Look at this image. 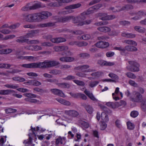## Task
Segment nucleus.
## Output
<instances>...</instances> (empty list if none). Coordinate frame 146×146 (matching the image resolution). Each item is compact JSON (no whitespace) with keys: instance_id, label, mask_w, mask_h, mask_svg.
Returning a JSON list of instances; mask_svg holds the SVG:
<instances>
[{"instance_id":"f257e3e1","label":"nucleus","mask_w":146,"mask_h":146,"mask_svg":"<svg viewBox=\"0 0 146 146\" xmlns=\"http://www.w3.org/2000/svg\"><path fill=\"white\" fill-rule=\"evenodd\" d=\"M52 13L48 11H43L39 13L24 15V20L29 22H39L47 19L51 16Z\"/></svg>"},{"instance_id":"f03ea898","label":"nucleus","mask_w":146,"mask_h":146,"mask_svg":"<svg viewBox=\"0 0 146 146\" xmlns=\"http://www.w3.org/2000/svg\"><path fill=\"white\" fill-rule=\"evenodd\" d=\"M45 129L41 127L37 126L36 128H33L32 126H31V130L32 131V133H30L29 135V139L24 140L23 143L25 144H31L32 143V140H34L36 139V131L41 132L44 131Z\"/></svg>"},{"instance_id":"7ed1b4c3","label":"nucleus","mask_w":146,"mask_h":146,"mask_svg":"<svg viewBox=\"0 0 146 146\" xmlns=\"http://www.w3.org/2000/svg\"><path fill=\"white\" fill-rule=\"evenodd\" d=\"M32 4V5L31 6H26L23 7L22 10L23 11H27L29 10H35L40 8H43L46 7L45 4L37 1L33 2Z\"/></svg>"},{"instance_id":"20e7f679","label":"nucleus","mask_w":146,"mask_h":146,"mask_svg":"<svg viewBox=\"0 0 146 146\" xmlns=\"http://www.w3.org/2000/svg\"><path fill=\"white\" fill-rule=\"evenodd\" d=\"M58 64V62L56 61L46 60L43 62H39V68L50 67Z\"/></svg>"},{"instance_id":"39448f33","label":"nucleus","mask_w":146,"mask_h":146,"mask_svg":"<svg viewBox=\"0 0 146 146\" xmlns=\"http://www.w3.org/2000/svg\"><path fill=\"white\" fill-rule=\"evenodd\" d=\"M129 65L127 66V70L133 72H138L139 70V64L135 61H130L128 62Z\"/></svg>"},{"instance_id":"423d86ee","label":"nucleus","mask_w":146,"mask_h":146,"mask_svg":"<svg viewBox=\"0 0 146 146\" xmlns=\"http://www.w3.org/2000/svg\"><path fill=\"white\" fill-rule=\"evenodd\" d=\"M130 98L131 101L135 103L140 102L143 99L142 95L139 92L136 91L133 92Z\"/></svg>"},{"instance_id":"0eeeda50","label":"nucleus","mask_w":146,"mask_h":146,"mask_svg":"<svg viewBox=\"0 0 146 146\" xmlns=\"http://www.w3.org/2000/svg\"><path fill=\"white\" fill-rule=\"evenodd\" d=\"M81 6V4L80 3L72 4L67 6L65 7L64 9L67 10L64 11V14H68L74 12L72 9H77L79 8Z\"/></svg>"},{"instance_id":"6e6552de","label":"nucleus","mask_w":146,"mask_h":146,"mask_svg":"<svg viewBox=\"0 0 146 146\" xmlns=\"http://www.w3.org/2000/svg\"><path fill=\"white\" fill-rule=\"evenodd\" d=\"M98 15L100 17V19L102 20H108L114 19L115 18L114 15H108L107 14L103 13H99Z\"/></svg>"},{"instance_id":"1a4fd4ad","label":"nucleus","mask_w":146,"mask_h":146,"mask_svg":"<svg viewBox=\"0 0 146 146\" xmlns=\"http://www.w3.org/2000/svg\"><path fill=\"white\" fill-rule=\"evenodd\" d=\"M23 95L27 97V98L25 99V100L26 101L35 103H38L39 102L33 98H35L36 97V95L35 94L27 93L24 94Z\"/></svg>"},{"instance_id":"9d476101","label":"nucleus","mask_w":146,"mask_h":146,"mask_svg":"<svg viewBox=\"0 0 146 146\" xmlns=\"http://www.w3.org/2000/svg\"><path fill=\"white\" fill-rule=\"evenodd\" d=\"M21 66L24 68H39V62L23 64Z\"/></svg>"},{"instance_id":"9b49d317","label":"nucleus","mask_w":146,"mask_h":146,"mask_svg":"<svg viewBox=\"0 0 146 146\" xmlns=\"http://www.w3.org/2000/svg\"><path fill=\"white\" fill-rule=\"evenodd\" d=\"M97 47L101 48H105L109 46V44L108 42L99 41L95 44Z\"/></svg>"},{"instance_id":"f8f14e48","label":"nucleus","mask_w":146,"mask_h":146,"mask_svg":"<svg viewBox=\"0 0 146 146\" xmlns=\"http://www.w3.org/2000/svg\"><path fill=\"white\" fill-rule=\"evenodd\" d=\"M64 113L68 115L74 117H77L79 114L77 111L74 110H66Z\"/></svg>"},{"instance_id":"ddd939ff","label":"nucleus","mask_w":146,"mask_h":146,"mask_svg":"<svg viewBox=\"0 0 146 146\" xmlns=\"http://www.w3.org/2000/svg\"><path fill=\"white\" fill-rule=\"evenodd\" d=\"M98 64L104 66H111L114 64V63L113 62H107L103 60H99L98 61Z\"/></svg>"},{"instance_id":"4468645a","label":"nucleus","mask_w":146,"mask_h":146,"mask_svg":"<svg viewBox=\"0 0 146 146\" xmlns=\"http://www.w3.org/2000/svg\"><path fill=\"white\" fill-rule=\"evenodd\" d=\"M55 25V23L54 22H50L40 24L38 25V26L40 27L44 28L47 27H53Z\"/></svg>"},{"instance_id":"2eb2a0df","label":"nucleus","mask_w":146,"mask_h":146,"mask_svg":"<svg viewBox=\"0 0 146 146\" xmlns=\"http://www.w3.org/2000/svg\"><path fill=\"white\" fill-rule=\"evenodd\" d=\"M82 106L85 108L89 114H92L93 111V109L91 106L83 103L82 104Z\"/></svg>"},{"instance_id":"dca6fc26","label":"nucleus","mask_w":146,"mask_h":146,"mask_svg":"<svg viewBox=\"0 0 146 146\" xmlns=\"http://www.w3.org/2000/svg\"><path fill=\"white\" fill-rule=\"evenodd\" d=\"M52 93L55 95H58L61 97H63L64 94L61 90L56 89H53L51 90Z\"/></svg>"},{"instance_id":"f3484780","label":"nucleus","mask_w":146,"mask_h":146,"mask_svg":"<svg viewBox=\"0 0 146 146\" xmlns=\"http://www.w3.org/2000/svg\"><path fill=\"white\" fill-rule=\"evenodd\" d=\"M102 6V5L100 4H98L94 5L89 9L88 11L90 13V14L93 13L94 11L97 10L98 9Z\"/></svg>"},{"instance_id":"a211bd4d","label":"nucleus","mask_w":146,"mask_h":146,"mask_svg":"<svg viewBox=\"0 0 146 146\" xmlns=\"http://www.w3.org/2000/svg\"><path fill=\"white\" fill-rule=\"evenodd\" d=\"M97 29L101 32L104 33H107L111 31V28L106 26L102 27L97 28Z\"/></svg>"},{"instance_id":"6ab92c4d","label":"nucleus","mask_w":146,"mask_h":146,"mask_svg":"<svg viewBox=\"0 0 146 146\" xmlns=\"http://www.w3.org/2000/svg\"><path fill=\"white\" fill-rule=\"evenodd\" d=\"M25 48L26 49L31 50H32L37 51L41 50L42 49L41 47L39 46H29L25 47Z\"/></svg>"},{"instance_id":"aec40b11","label":"nucleus","mask_w":146,"mask_h":146,"mask_svg":"<svg viewBox=\"0 0 146 146\" xmlns=\"http://www.w3.org/2000/svg\"><path fill=\"white\" fill-rule=\"evenodd\" d=\"M125 51L130 52H136L138 49L135 46L131 45H127L125 46Z\"/></svg>"},{"instance_id":"412c9836","label":"nucleus","mask_w":146,"mask_h":146,"mask_svg":"<svg viewBox=\"0 0 146 146\" xmlns=\"http://www.w3.org/2000/svg\"><path fill=\"white\" fill-rule=\"evenodd\" d=\"M21 59L28 60L29 61H35L38 59V57L33 56H21L20 58Z\"/></svg>"},{"instance_id":"4be33fe9","label":"nucleus","mask_w":146,"mask_h":146,"mask_svg":"<svg viewBox=\"0 0 146 146\" xmlns=\"http://www.w3.org/2000/svg\"><path fill=\"white\" fill-rule=\"evenodd\" d=\"M84 92L93 101H97V100L94 97L90 91L87 90V89H86L84 91Z\"/></svg>"},{"instance_id":"5701e85b","label":"nucleus","mask_w":146,"mask_h":146,"mask_svg":"<svg viewBox=\"0 0 146 146\" xmlns=\"http://www.w3.org/2000/svg\"><path fill=\"white\" fill-rule=\"evenodd\" d=\"M98 106L106 113H106L108 114H111V113L112 111L106 106L101 104H98Z\"/></svg>"},{"instance_id":"b1692460","label":"nucleus","mask_w":146,"mask_h":146,"mask_svg":"<svg viewBox=\"0 0 146 146\" xmlns=\"http://www.w3.org/2000/svg\"><path fill=\"white\" fill-rule=\"evenodd\" d=\"M121 35L123 37L130 38H133L136 37L135 34L131 33H123L121 34Z\"/></svg>"},{"instance_id":"393cba45","label":"nucleus","mask_w":146,"mask_h":146,"mask_svg":"<svg viewBox=\"0 0 146 146\" xmlns=\"http://www.w3.org/2000/svg\"><path fill=\"white\" fill-rule=\"evenodd\" d=\"M133 6L130 4H127L125 5L124 6H123L120 9V11H122L124 10L128 11L129 10L133 9Z\"/></svg>"},{"instance_id":"a878e982","label":"nucleus","mask_w":146,"mask_h":146,"mask_svg":"<svg viewBox=\"0 0 146 146\" xmlns=\"http://www.w3.org/2000/svg\"><path fill=\"white\" fill-rule=\"evenodd\" d=\"M134 29L136 31L140 33H144L146 31L145 28L139 26L135 27H134Z\"/></svg>"},{"instance_id":"bb28decb","label":"nucleus","mask_w":146,"mask_h":146,"mask_svg":"<svg viewBox=\"0 0 146 146\" xmlns=\"http://www.w3.org/2000/svg\"><path fill=\"white\" fill-rule=\"evenodd\" d=\"M78 123L79 125L83 128H87L89 126V125L87 122L82 120L79 121Z\"/></svg>"},{"instance_id":"cd10ccee","label":"nucleus","mask_w":146,"mask_h":146,"mask_svg":"<svg viewBox=\"0 0 146 146\" xmlns=\"http://www.w3.org/2000/svg\"><path fill=\"white\" fill-rule=\"evenodd\" d=\"M146 99L145 98H144L141 102V108L142 110L144 112L146 111Z\"/></svg>"},{"instance_id":"c85d7f7f","label":"nucleus","mask_w":146,"mask_h":146,"mask_svg":"<svg viewBox=\"0 0 146 146\" xmlns=\"http://www.w3.org/2000/svg\"><path fill=\"white\" fill-rule=\"evenodd\" d=\"M119 92V88L117 87L116 88L114 93H113L112 94L113 99L115 100H117L119 99V97L117 96V94Z\"/></svg>"},{"instance_id":"c756f323","label":"nucleus","mask_w":146,"mask_h":146,"mask_svg":"<svg viewBox=\"0 0 146 146\" xmlns=\"http://www.w3.org/2000/svg\"><path fill=\"white\" fill-rule=\"evenodd\" d=\"M114 49L115 50H118L121 52L120 53L122 55H124L125 54V48L123 47L120 46L119 47H115Z\"/></svg>"},{"instance_id":"7c9ffc66","label":"nucleus","mask_w":146,"mask_h":146,"mask_svg":"<svg viewBox=\"0 0 146 146\" xmlns=\"http://www.w3.org/2000/svg\"><path fill=\"white\" fill-rule=\"evenodd\" d=\"M37 30L33 31L31 33H29L26 35V38L31 37L36 35V34L38 33Z\"/></svg>"},{"instance_id":"2f4dec72","label":"nucleus","mask_w":146,"mask_h":146,"mask_svg":"<svg viewBox=\"0 0 146 146\" xmlns=\"http://www.w3.org/2000/svg\"><path fill=\"white\" fill-rule=\"evenodd\" d=\"M51 41L53 43H58L63 42L64 39L62 38H54L51 39Z\"/></svg>"},{"instance_id":"473e14b6","label":"nucleus","mask_w":146,"mask_h":146,"mask_svg":"<svg viewBox=\"0 0 146 146\" xmlns=\"http://www.w3.org/2000/svg\"><path fill=\"white\" fill-rule=\"evenodd\" d=\"M58 3H51L48 4V6H58L61 5V4L63 3L64 0H58Z\"/></svg>"},{"instance_id":"72a5a7b5","label":"nucleus","mask_w":146,"mask_h":146,"mask_svg":"<svg viewBox=\"0 0 146 146\" xmlns=\"http://www.w3.org/2000/svg\"><path fill=\"white\" fill-rule=\"evenodd\" d=\"M101 117L104 121L107 122L109 121V119L108 115L105 113L102 112L101 113Z\"/></svg>"},{"instance_id":"f704fd0d","label":"nucleus","mask_w":146,"mask_h":146,"mask_svg":"<svg viewBox=\"0 0 146 146\" xmlns=\"http://www.w3.org/2000/svg\"><path fill=\"white\" fill-rule=\"evenodd\" d=\"M63 137L62 138L61 137H59L56 140V144L57 146H62L63 144Z\"/></svg>"},{"instance_id":"c9c22d12","label":"nucleus","mask_w":146,"mask_h":146,"mask_svg":"<svg viewBox=\"0 0 146 146\" xmlns=\"http://www.w3.org/2000/svg\"><path fill=\"white\" fill-rule=\"evenodd\" d=\"M115 108H117L119 106L124 107L126 104L125 101L123 100H121L119 102H115Z\"/></svg>"},{"instance_id":"e433bc0d","label":"nucleus","mask_w":146,"mask_h":146,"mask_svg":"<svg viewBox=\"0 0 146 146\" xmlns=\"http://www.w3.org/2000/svg\"><path fill=\"white\" fill-rule=\"evenodd\" d=\"M78 56L82 58H88L90 57V55L87 53H81L78 55Z\"/></svg>"},{"instance_id":"4c0bfd02","label":"nucleus","mask_w":146,"mask_h":146,"mask_svg":"<svg viewBox=\"0 0 146 146\" xmlns=\"http://www.w3.org/2000/svg\"><path fill=\"white\" fill-rule=\"evenodd\" d=\"M89 66L87 65H81L75 67L74 69L76 70H83L88 69L89 68Z\"/></svg>"},{"instance_id":"58836bf2","label":"nucleus","mask_w":146,"mask_h":146,"mask_svg":"<svg viewBox=\"0 0 146 146\" xmlns=\"http://www.w3.org/2000/svg\"><path fill=\"white\" fill-rule=\"evenodd\" d=\"M14 91L12 90H0V94L6 95L8 94L11 93L13 92Z\"/></svg>"},{"instance_id":"ea45409f","label":"nucleus","mask_w":146,"mask_h":146,"mask_svg":"<svg viewBox=\"0 0 146 146\" xmlns=\"http://www.w3.org/2000/svg\"><path fill=\"white\" fill-rule=\"evenodd\" d=\"M124 42L129 44L134 45V46H137V45L136 42L132 40H124Z\"/></svg>"},{"instance_id":"a19ab883","label":"nucleus","mask_w":146,"mask_h":146,"mask_svg":"<svg viewBox=\"0 0 146 146\" xmlns=\"http://www.w3.org/2000/svg\"><path fill=\"white\" fill-rule=\"evenodd\" d=\"M64 54L68 56H71L73 55V53L68 49L67 46H64Z\"/></svg>"},{"instance_id":"79ce46f5","label":"nucleus","mask_w":146,"mask_h":146,"mask_svg":"<svg viewBox=\"0 0 146 146\" xmlns=\"http://www.w3.org/2000/svg\"><path fill=\"white\" fill-rule=\"evenodd\" d=\"M12 51L11 49H2L0 50V54H8Z\"/></svg>"},{"instance_id":"37998d69","label":"nucleus","mask_w":146,"mask_h":146,"mask_svg":"<svg viewBox=\"0 0 146 146\" xmlns=\"http://www.w3.org/2000/svg\"><path fill=\"white\" fill-rule=\"evenodd\" d=\"M81 18L79 16H78L76 17H74L73 16L72 21L74 23H78L81 21Z\"/></svg>"},{"instance_id":"c03bdc74","label":"nucleus","mask_w":146,"mask_h":146,"mask_svg":"<svg viewBox=\"0 0 146 146\" xmlns=\"http://www.w3.org/2000/svg\"><path fill=\"white\" fill-rule=\"evenodd\" d=\"M92 21L91 20H87L79 23L78 25V26H82L84 25H88L90 24Z\"/></svg>"},{"instance_id":"a18cd8bd","label":"nucleus","mask_w":146,"mask_h":146,"mask_svg":"<svg viewBox=\"0 0 146 146\" xmlns=\"http://www.w3.org/2000/svg\"><path fill=\"white\" fill-rule=\"evenodd\" d=\"M99 82L98 81H91L89 83V86L91 88H93L97 85Z\"/></svg>"},{"instance_id":"49530a36","label":"nucleus","mask_w":146,"mask_h":146,"mask_svg":"<svg viewBox=\"0 0 146 146\" xmlns=\"http://www.w3.org/2000/svg\"><path fill=\"white\" fill-rule=\"evenodd\" d=\"M75 59V58L73 57H64V62H71L74 61Z\"/></svg>"},{"instance_id":"de8ad7c7","label":"nucleus","mask_w":146,"mask_h":146,"mask_svg":"<svg viewBox=\"0 0 146 146\" xmlns=\"http://www.w3.org/2000/svg\"><path fill=\"white\" fill-rule=\"evenodd\" d=\"M5 113H10L15 112L17 111L16 109L11 108H8L5 110Z\"/></svg>"},{"instance_id":"09e8293b","label":"nucleus","mask_w":146,"mask_h":146,"mask_svg":"<svg viewBox=\"0 0 146 146\" xmlns=\"http://www.w3.org/2000/svg\"><path fill=\"white\" fill-rule=\"evenodd\" d=\"M126 75L127 77L132 79H135L136 78V76L134 74L130 72L127 73Z\"/></svg>"},{"instance_id":"8fccbe9b","label":"nucleus","mask_w":146,"mask_h":146,"mask_svg":"<svg viewBox=\"0 0 146 146\" xmlns=\"http://www.w3.org/2000/svg\"><path fill=\"white\" fill-rule=\"evenodd\" d=\"M13 79L14 80L20 82H23L25 80L24 78L19 77H13Z\"/></svg>"},{"instance_id":"3c124183","label":"nucleus","mask_w":146,"mask_h":146,"mask_svg":"<svg viewBox=\"0 0 146 146\" xmlns=\"http://www.w3.org/2000/svg\"><path fill=\"white\" fill-rule=\"evenodd\" d=\"M90 14V13L88 11L86 12H83L81 14V15L79 16L81 18V21H82L84 20L85 18L86 17L85 16V15H88Z\"/></svg>"},{"instance_id":"603ef678","label":"nucleus","mask_w":146,"mask_h":146,"mask_svg":"<svg viewBox=\"0 0 146 146\" xmlns=\"http://www.w3.org/2000/svg\"><path fill=\"white\" fill-rule=\"evenodd\" d=\"M128 129L130 130L133 129L134 127V125L132 123L130 122H128L127 123Z\"/></svg>"},{"instance_id":"864d4df0","label":"nucleus","mask_w":146,"mask_h":146,"mask_svg":"<svg viewBox=\"0 0 146 146\" xmlns=\"http://www.w3.org/2000/svg\"><path fill=\"white\" fill-rule=\"evenodd\" d=\"M106 104L108 106L111 107L112 108H116L115 102H108L106 103Z\"/></svg>"},{"instance_id":"5fc2aeb1","label":"nucleus","mask_w":146,"mask_h":146,"mask_svg":"<svg viewBox=\"0 0 146 146\" xmlns=\"http://www.w3.org/2000/svg\"><path fill=\"white\" fill-rule=\"evenodd\" d=\"M74 82L79 86H84L85 84V83L82 81H80L77 80H74Z\"/></svg>"},{"instance_id":"6e6d98bb","label":"nucleus","mask_w":146,"mask_h":146,"mask_svg":"<svg viewBox=\"0 0 146 146\" xmlns=\"http://www.w3.org/2000/svg\"><path fill=\"white\" fill-rule=\"evenodd\" d=\"M28 41V39L25 38L23 36H21L17 40V42H27Z\"/></svg>"},{"instance_id":"4d7b16f0","label":"nucleus","mask_w":146,"mask_h":146,"mask_svg":"<svg viewBox=\"0 0 146 146\" xmlns=\"http://www.w3.org/2000/svg\"><path fill=\"white\" fill-rule=\"evenodd\" d=\"M54 49L56 51H59L63 50L64 47L63 46H55L54 47Z\"/></svg>"},{"instance_id":"13d9d810","label":"nucleus","mask_w":146,"mask_h":146,"mask_svg":"<svg viewBox=\"0 0 146 146\" xmlns=\"http://www.w3.org/2000/svg\"><path fill=\"white\" fill-rule=\"evenodd\" d=\"M131 15H137L138 16H140L141 17L142 16H143L145 15V14L144 12L142 11H139L137 13H131Z\"/></svg>"},{"instance_id":"bf43d9fd","label":"nucleus","mask_w":146,"mask_h":146,"mask_svg":"<svg viewBox=\"0 0 146 146\" xmlns=\"http://www.w3.org/2000/svg\"><path fill=\"white\" fill-rule=\"evenodd\" d=\"M108 76L111 78L115 80H118V76L113 73H110L109 74Z\"/></svg>"},{"instance_id":"052dcab7","label":"nucleus","mask_w":146,"mask_h":146,"mask_svg":"<svg viewBox=\"0 0 146 146\" xmlns=\"http://www.w3.org/2000/svg\"><path fill=\"white\" fill-rule=\"evenodd\" d=\"M20 24L19 23H17L11 25H10L9 28L11 29H14L19 26Z\"/></svg>"},{"instance_id":"680f3d73","label":"nucleus","mask_w":146,"mask_h":146,"mask_svg":"<svg viewBox=\"0 0 146 146\" xmlns=\"http://www.w3.org/2000/svg\"><path fill=\"white\" fill-rule=\"evenodd\" d=\"M90 38V35L88 34L84 35L82 36L80 38V39H83L84 40H86L89 39Z\"/></svg>"},{"instance_id":"e2e57ef3","label":"nucleus","mask_w":146,"mask_h":146,"mask_svg":"<svg viewBox=\"0 0 146 146\" xmlns=\"http://www.w3.org/2000/svg\"><path fill=\"white\" fill-rule=\"evenodd\" d=\"M138 115V112L136 111H133L131 112L130 113V115L133 117H135Z\"/></svg>"},{"instance_id":"0e129e2a","label":"nucleus","mask_w":146,"mask_h":146,"mask_svg":"<svg viewBox=\"0 0 146 146\" xmlns=\"http://www.w3.org/2000/svg\"><path fill=\"white\" fill-rule=\"evenodd\" d=\"M27 74L29 76H30V78H32L33 77H36L38 75L36 73L33 72L28 73Z\"/></svg>"},{"instance_id":"69168bd1","label":"nucleus","mask_w":146,"mask_h":146,"mask_svg":"<svg viewBox=\"0 0 146 146\" xmlns=\"http://www.w3.org/2000/svg\"><path fill=\"white\" fill-rule=\"evenodd\" d=\"M88 45V43L86 42L82 41L79 42L78 41V46L82 47L83 46H86Z\"/></svg>"},{"instance_id":"338daca9","label":"nucleus","mask_w":146,"mask_h":146,"mask_svg":"<svg viewBox=\"0 0 146 146\" xmlns=\"http://www.w3.org/2000/svg\"><path fill=\"white\" fill-rule=\"evenodd\" d=\"M5 138H4L3 137H2L0 139V146H3V144L6 141V138L7 137L6 136H5Z\"/></svg>"},{"instance_id":"774afa93","label":"nucleus","mask_w":146,"mask_h":146,"mask_svg":"<svg viewBox=\"0 0 146 146\" xmlns=\"http://www.w3.org/2000/svg\"><path fill=\"white\" fill-rule=\"evenodd\" d=\"M0 32L4 34H8L10 33L11 31L8 29H3L0 30Z\"/></svg>"}]
</instances>
